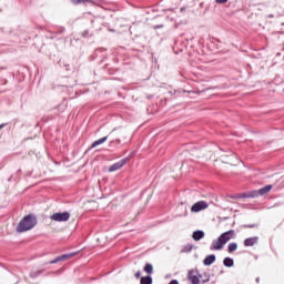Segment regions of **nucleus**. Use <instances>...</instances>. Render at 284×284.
Masks as SVG:
<instances>
[{"instance_id":"nucleus-2","label":"nucleus","mask_w":284,"mask_h":284,"mask_svg":"<svg viewBox=\"0 0 284 284\" xmlns=\"http://www.w3.org/2000/svg\"><path fill=\"white\" fill-rule=\"evenodd\" d=\"M37 225V216L27 215L18 224L17 232H29Z\"/></svg>"},{"instance_id":"nucleus-6","label":"nucleus","mask_w":284,"mask_h":284,"mask_svg":"<svg viewBox=\"0 0 284 284\" xmlns=\"http://www.w3.org/2000/svg\"><path fill=\"white\" fill-rule=\"evenodd\" d=\"M272 190V185H266L262 189H260L258 191H253L251 193V196H265V194H267L268 192H271Z\"/></svg>"},{"instance_id":"nucleus-16","label":"nucleus","mask_w":284,"mask_h":284,"mask_svg":"<svg viewBox=\"0 0 284 284\" xmlns=\"http://www.w3.org/2000/svg\"><path fill=\"white\" fill-rule=\"evenodd\" d=\"M141 284H152V277H150V276L142 277Z\"/></svg>"},{"instance_id":"nucleus-10","label":"nucleus","mask_w":284,"mask_h":284,"mask_svg":"<svg viewBox=\"0 0 284 284\" xmlns=\"http://www.w3.org/2000/svg\"><path fill=\"white\" fill-rule=\"evenodd\" d=\"M203 236H205V233L203 231H195L193 232V235H192L194 241H201Z\"/></svg>"},{"instance_id":"nucleus-19","label":"nucleus","mask_w":284,"mask_h":284,"mask_svg":"<svg viewBox=\"0 0 284 284\" xmlns=\"http://www.w3.org/2000/svg\"><path fill=\"white\" fill-rule=\"evenodd\" d=\"M216 3H227V0H215Z\"/></svg>"},{"instance_id":"nucleus-20","label":"nucleus","mask_w":284,"mask_h":284,"mask_svg":"<svg viewBox=\"0 0 284 284\" xmlns=\"http://www.w3.org/2000/svg\"><path fill=\"white\" fill-rule=\"evenodd\" d=\"M135 278H141V272L135 273Z\"/></svg>"},{"instance_id":"nucleus-4","label":"nucleus","mask_w":284,"mask_h":284,"mask_svg":"<svg viewBox=\"0 0 284 284\" xmlns=\"http://www.w3.org/2000/svg\"><path fill=\"white\" fill-rule=\"evenodd\" d=\"M207 207H210V204H207V202L199 201L192 205L191 212L196 214L199 212H203V210H207Z\"/></svg>"},{"instance_id":"nucleus-13","label":"nucleus","mask_w":284,"mask_h":284,"mask_svg":"<svg viewBox=\"0 0 284 284\" xmlns=\"http://www.w3.org/2000/svg\"><path fill=\"white\" fill-rule=\"evenodd\" d=\"M108 141V136H104L98 141H94L91 145V148H98V145H103Z\"/></svg>"},{"instance_id":"nucleus-5","label":"nucleus","mask_w":284,"mask_h":284,"mask_svg":"<svg viewBox=\"0 0 284 284\" xmlns=\"http://www.w3.org/2000/svg\"><path fill=\"white\" fill-rule=\"evenodd\" d=\"M189 281L192 284H201V274L196 271H189Z\"/></svg>"},{"instance_id":"nucleus-1","label":"nucleus","mask_w":284,"mask_h":284,"mask_svg":"<svg viewBox=\"0 0 284 284\" xmlns=\"http://www.w3.org/2000/svg\"><path fill=\"white\" fill-rule=\"evenodd\" d=\"M232 239H234V231L231 230L222 233L219 239L212 242L211 250H223V247L227 244L229 241H232Z\"/></svg>"},{"instance_id":"nucleus-7","label":"nucleus","mask_w":284,"mask_h":284,"mask_svg":"<svg viewBox=\"0 0 284 284\" xmlns=\"http://www.w3.org/2000/svg\"><path fill=\"white\" fill-rule=\"evenodd\" d=\"M221 161H222V163H227L229 165H234L236 163V155L233 154L231 159H229L227 155H222Z\"/></svg>"},{"instance_id":"nucleus-9","label":"nucleus","mask_w":284,"mask_h":284,"mask_svg":"<svg viewBox=\"0 0 284 284\" xmlns=\"http://www.w3.org/2000/svg\"><path fill=\"white\" fill-rule=\"evenodd\" d=\"M257 241H258V237H248L244 241V245L246 247H252L253 245H256Z\"/></svg>"},{"instance_id":"nucleus-11","label":"nucleus","mask_w":284,"mask_h":284,"mask_svg":"<svg viewBox=\"0 0 284 284\" xmlns=\"http://www.w3.org/2000/svg\"><path fill=\"white\" fill-rule=\"evenodd\" d=\"M75 253H70L67 255H62L60 257H58L55 261H53V263H58V261H68V258H72V256H75Z\"/></svg>"},{"instance_id":"nucleus-21","label":"nucleus","mask_w":284,"mask_h":284,"mask_svg":"<svg viewBox=\"0 0 284 284\" xmlns=\"http://www.w3.org/2000/svg\"><path fill=\"white\" fill-rule=\"evenodd\" d=\"M169 284H179V281L173 280V281H171Z\"/></svg>"},{"instance_id":"nucleus-18","label":"nucleus","mask_w":284,"mask_h":284,"mask_svg":"<svg viewBox=\"0 0 284 284\" xmlns=\"http://www.w3.org/2000/svg\"><path fill=\"white\" fill-rule=\"evenodd\" d=\"M90 0H72V3H74V6H79V3H85Z\"/></svg>"},{"instance_id":"nucleus-17","label":"nucleus","mask_w":284,"mask_h":284,"mask_svg":"<svg viewBox=\"0 0 284 284\" xmlns=\"http://www.w3.org/2000/svg\"><path fill=\"white\" fill-rule=\"evenodd\" d=\"M144 272H146V274H152V272H153L152 264H146L144 266Z\"/></svg>"},{"instance_id":"nucleus-3","label":"nucleus","mask_w":284,"mask_h":284,"mask_svg":"<svg viewBox=\"0 0 284 284\" xmlns=\"http://www.w3.org/2000/svg\"><path fill=\"white\" fill-rule=\"evenodd\" d=\"M50 219L55 223H65L67 221H70V213L69 212L53 213L50 216Z\"/></svg>"},{"instance_id":"nucleus-12","label":"nucleus","mask_w":284,"mask_h":284,"mask_svg":"<svg viewBox=\"0 0 284 284\" xmlns=\"http://www.w3.org/2000/svg\"><path fill=\"white\" fill-rule=\"evenodd\" d=\"M214 261H216V256L214 255H207L204 258V265H212V263H214Z\"/></svg>"},{"instance_id":"nucleus-14","label":"nucleus","mask_w":284,"mask_h":284,"mask_svg":"<svg viewBox=\"0 0 284 284\" xmlns=\"http://www.w3.org/2000/svg\"><path fill=\"white\" fill-rule=\"evenodd\" d=\"M223 264L225 267H233L234 266V260L232 257H225L223 261Z\"/></svg>"},{"instance_id":"nucleus-22","label":"nucleus","mask_w":284,"mask_h":284,"mask_svg":"<svg viewBox=\"0 0 284 284\" xmlns=\"http://www.w3.org/2000/svg\"><path fill=\"white\" fill-rule=\"evenodd\" d=\"M3 129V125H0V130H2Z\"/></svg>"},{"instance_id":"nucleus-15","label":"nucleus","mask_w":284,"mask_h":284,"mask_svg":"<svg viewBox=\"0 0 284 284\" xmlns=\"http://www.w3.org/2000/svg\"><path fill=\"white\" fill-rule=\"evenodd\" d=\"M236 250H239V244H236V243L229 244V252L230 253L236 252Z\"/></svg>"},{"instance_id":"nucleus-8","label":"nucleus","mask_w":284,"mask_h":284,"mask_svg":"<svg viewBox=\"0 0 284 284\" xmlns=\"http://www.w3.org/2000/svg\"><path fill=\"white\" fill-rule=\"evenodd\" d=\"M125 165V160H122L110 166L109 172H116V170H121Z\"/></svg>"}]
</instances>
